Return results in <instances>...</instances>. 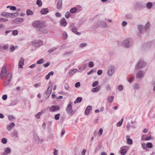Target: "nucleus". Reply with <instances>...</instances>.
Instances as JSON below:
<instances>
[{
    "label": "nucleus",
    "mask_w": 155,
    "mask_h": 155,
    "mask_svg": "<svg viewBox=\"0 0 155 155\" xmlns=\"http://www.w3.org/2000/svg\"><path fill=\"white\" fill-rule=\"evenodd\" d=\"M33 26L39 33L46 34L48 33L44 22L39 21H35L33 23Z\"/></svg>",
    "instance_id": "f257e3e1"
},
{
    "label": "nucleus",
    "mask_w": 155,
    "mask_h": 155,
    "mask_svg": "<svg viewBox=\"0 0 155 155\" xmlns=\"http://www.w3.org/2000/svg\"><path fill=\"white\" fill-rule=\"evenodd\" d=\"M72 103L70 102L66 108V110L67 113L70 116H72L75 113L76 110H73L72 107Z\"/></svg>",
    "instance_id": "f03ea898"
},
{
    "label": "nucleus",
    "mask_w": 155,
    "mask_h": 155,
    "mask_svg": "<svg viewBox=\"0 0 155 155\" xmlns=\"http://www.w3.org/2000/svg\"><path fill=\"white\" fill-rule=\"evenodd\" d=\"M147 64L144 61L141 60L139 61L136 64L135 69L136 70H139L146 66Z\"/></svg>",
    "instance_id": "7ed1b4c3"
},
{
    "label": "nucleus",
    "mask_w": 155,
    "mask_h": 155,
    "mask_svg": "<svg viewBox=\"0 0 155 155\" xmlns=\"http://www.w3.org/2000/svg\"><path fill=\"white\" fill-rule=\"evenodd\" d=\"M132 43V41L130 39L127 38L123 41L122 45L125 47L128 48L131 46Z\"/></svg>",
    "instance_id": "20e7f679"
},
{
    "label": "nucleus",
    "mask_w": 155,
    "mask_h": 155,
    "mask_svg": "<svg viewBox=\"0 0 155 155\" xmlns=\"http://www.w3.org/2000/svg\"><path fill=\"white\" fill-rule=\"evenodd\" d=\"M145 7V4L141 2L136 3L134 5V8L136 10H141Z\"/></svg>",
    "instance_id": "39448f33"
},
{
    "label": "nucleus",
    "mask_w": 155,
    "mask_h": 155,
    "mask_svg": "<svg viewBox=\"0 0 155 155\" xmlns=\"http://www.w3.org/2000/svg\"><path fill=\"white\" fill-rule=\"evenodd\" d=\"M115 71V68L113 66H110L108 70L107 74L109 76H112L114 73Z\"/></svg>",
    "instance_id": "423d86ee"
},
{
    "label": "nucleus",
    "mask_w": 155,
    "mask_h": 155,
    "mask_svg": "<svg viewBox=\"0 0 155 155\" xmlns=\"http://www.w3.org/2000/svg\"><path fill=\"white\" fill-rule=\"evenodd\" d=\"M145 72L142 70L140 71L136 75L137 78L140 79L143 78L144 76Z\"/></svg>",
    "instance_id": "0eeeda50"
},
{
    "label": "nucleus",
    "mask_w": 155,
    "mask_h": 155,
    "mask_svg": "<svg viewBox=\"0 0 155 155\" xmlns=\"http://www.w3.org/2000/svg\"><path fill=\"white\" fill-rule=\"evenodd\" d=\"M127 147L126 146H124L120 147V153L122 155H125L127 151Z\"/></svg>",
    "instance_id": "6e6552de"
},
{
    "label": "nucleus",
    "mask_w": 155,
    "mask_h": 155,
    "mask_svg": "<svg viewBox=\"0 0 155 155\" xmlns=\"http://www.w3.org/2000/svg\"><path fill=\"white\" fill-rule=\"evenodd\" d=\"M60 108L59 106L56 105L53 106L49 108L51 112H54L56 110H58Z\"/></svg>",
    "instance_id": "1a4fd4ad"
},
{
    "label": "nucleus",
    "mask_w": 155,
    "mask_h": 155,
    "mask_svg": "<svg viewBox=\"0 0 155 155\" xmlns=\"http://www.w3.org/2000/svg\"><path fill=\"white\" fill-rule=\"evenodd\" d=\"M7 74V71L6 68L5 66H4L2 68L0 75L1 77L4 76Z\"/></svg>",
    "instance_id": "9d476101"
},
{
    "label": "nucleus",
    "mask_w": 155,
    "mask_h": 155,
    "mask_svg": "<svg viewBox=\"0 0 155 155\" xmlns=\"http://www.w3.org/2000/svg\"><path fill=\"white\" fill-rule=\"evenodd\" d=\"M60 24L61 26L65 27L67 25V23L65 19L64 18H62L60 21Z\"/></svg>",
    "instance_id": "9b49d317"
},
{
    "label": "nucleus",
    "mask_w": 155,
    "mask_h": 155,
    "mask_svg": "<svg viewBox=\"0 0 155 155\" xmlns=\"http://www.w3.org/2000/svg\"><path fill=\"white\" fill-rule=\"evenodd\" d=\"M24 59L23 57H21L19 60L18 63V67L21 68H23V65L24 64Z\"/></svg>",
    "instance_id": "f8f14e48"
},
{
    "label": "nucleus",
    "mask_w": 155,
    "mask_h": 155,
    "mask_svg": "<svg viewBox=\"0 0 155 155\" xmlns=\"http://www.w3.org/2000/svg\"><path fill=\"white\" fill-rule=\"evenodd\" d=\"M127 142V144L129 145L132 144L133 143V141L132 139L130 138V136L129 135L126 136Z\"/></svg>",
    "instance_id": "ddd939ff"
},
{
    "label": "nucleus",
    "mask_w": 155,
    "mask_h": 155,
    "mask_svg": "<svg viewBox=\"0 0 155 155\" xmlns=\"http://www.w3.org/2000/svg\"><path fill=\"white\" fill-rule=\"evenodd\" d=\"M11 152V150L9 147L7 148L2 155H7L8 154L10 153Z\"/></svg>",
    "instance_id": "4468645a"
},
{
    "label": "nucleus",
    "mask_w": 155,
    "mask_h": 155,
    "mask_svg": "<svg viewBox=\"0 0 155 155\" xmlns=\"http://www.w3.org/2000/svg\"><path fill=\"white\" fill-rule=\"evenodd\" d=\"M92 107L91 106H88L86 108L85 112L84 113L85 115H88L90 111V110L92 109Z\"/></svg>",
    "instance_id": "2eb2a0df"
},
{
    "label": "nucleus",
    "mask_w": 155,
    "mask_h": 155,
    "mask_svg": "<svg viewBox=\"0 0 155 155\" xmlns=\"http://www.w3.org/2000/svg\"><path fill=\"white\" fill-rule=\"evenodd\" d=\"M138 29L140 32L143 33L145 31V29L143 28V26L142 25H139L138 26Z\"/></svg>",
    "instance_id": "dca6fc26"
},
{
    "label": "nucleus",
    "mask_w": 155,
    "mask_h": 155,
    "mask_svg": "<svg viewBox=\"0 0 155 155\" xmlns=\"http://www.w3.org/2000/svg\"><path fill=\"white\" fill-rule=\"evenodd\" d=\"M49 12L48 9L47 8H43L41 11V13L43 15H46Z\"/></svg>",
    "instance_id": "f3484780"
},
{
    "label": "nucleus",
    "mask_w": 155,
    "mask_h": 155,
    "mask_svg": "<svg viewBox=\"0 0 155 155\" xmlns=\"http://www.w3.org/2000/svg\"><path fill=\"white\" fill-rule=\"evenodd\" d=\"M62 0H58L57 3V7L58 9H61L62 7Z\"/></svg>",
    "instance_id": "a211bd4d"
},
{
    "label": "nucleus",
    "mask_w": 155,
    "mask_h": 155,
    "mask_svg": "<svg viewBox=\"0 0 155 155\" xmlns=\"http://www.w3.org/2000/svg\"><path fill=\"white\" fill-rule=\"evenodd\" d=\"M101 89V87L100 86H97L95 88H93L92 89V91L93 92H98Z\"/></svg>",
    "instance_id": "6ab92c4d"
},
{
    "label": "nucleus",
    "mask_w": 155,
    "mask_h": 155,
    "mask_svg": "<svg viewBox=\"0 0 155 155\" xmlns=\"http://www.w3.org/2000/svg\"><path fill=\"white\" fill-rule=\"evenodd\" d=\"M52 86H51L50 89V86H49L48 87L46 93L47 96H49L50 95L52 91Z\"/></svg>",
    "instance_id": "aec40b11"
},
{
    "label": "nucleus",
    "mask_w": 155,
    "mask_h": 155,
    "mask_svg": "<svg viewBox=\"0 0 155 155\" xmlns=\"http://www.w3.org/2000/svg\"><path fill=\"white\" fill-rule=\"evenodd\" d=\"M15 125V124L13 123H12L11 124L8 125L7 127V129L8 130H10Z\"/></svg>",
    "instance_id": "412c9836"
},
{
    "label": "nucleus",
    "mask_w": 155,
    "mask_h": 155,
    "mask_svg": "<svg viewBox=\"0 0 155 155\" xmlns=\"http://www.w3.org/2000/svg\"><path fill=\"white\" fill-rule=\"evenodd\" d=\"M72 31L78 35H80L81 34L80 32L77 31V28L76 27H74L72 28Z\"/></svg>",
    "instance_id": "4be33fe9"
},
{
    "label": "nucleus",
    "mask_w": 155,
    "mask_h": 155,
    "mask_svg": "<svg viewBox=\"0 0 155 155\" xmlns=\"http://www.w3.org/2000/svg\"><path fill=\"white\" fill-rule=\"evenodd\" d=\"M15 21L17 23H20L23 21V19L22 18H18L15 19Z\"/></svg>",
    "instance_id": "5701e85b"
},
{
    "label": "nucleus",
    "mask_w": 155,
    "mask_h": 155,
    "mask_svg": "<svg viewBox=\"0 0 155 155\" xmlns=\"http://www.w3.org/2000/svg\"><path fill=\"white\" fill-rule=\"evenodd\" d=\"M54 74L53 71H51L45 77V78L46 79L48 80L49 79L51 75H53Z\"/></svg>",
    "instance_id": "b1692460"
},
{
    "label": "nucleus",
    "mask_w": 155,
    "mask_h": 155,
    "mask_svg": "<svg viewBox=\"0 0 155 155\" xmlns=\"http://www.w3.org/2000/svg\"><path fill=\"white\" fill-rule=\"evenodd\" d=\"M33 13V12L30 9H28L26 11V15H32Z\"/></svg>",
    "instance_id": "393cba45"
},
{
    "label": "nucleus",
    "mask_w": 155,
    "mask_h": 155,
    "mask_svg": "<svg viewBox=\"0 0 155 155\" xmlns=\"http://www.w3.org/2000/svg\"><path fill=\"white\" fill-rule=\"evenodd\" d=\"M86 65H84L82 66H79L78 67V68L79 69L80 71L81 72L86 68Z\"/></svg>",
    "instance_id": "a878e982"
},
{
    "label": "nucleus",
    "mask_w": 155,
    "mask_h": 155,
    "mask_svg": "<svg viewBox=\"0 0 155 155\" xmlns=\"http://www.w3.org/2000/svg\"><path fill=\"white\" fill-rule=\"evenodd\" d=\"M10 15V13H8L5 12H2L1 13V15L2 16H5V17H9V15Z\"/></svg>",
    "instance_id": "bb28decb"
},
{
    "label": "nucleus",
    "mask_w": 155,
    "mask_h": 155,
    "mask_svg": "<svg viewBox=\"0 0 155 155\" xmlns=\"http://www.w3.org/2000/svg\"><path fill=\"white\" fill-rule=\"evenodd\" d=\"M18 13H10L9 15V17H11V18H13L17 16L18 15Z\"/></svg>",
    "instance_id": "cd10ccee"
},
{
    "label": "nucleus",
    "mask_w": 155,
    "mask_h": 155,
    "mask_svg": "<svg viewBox=\"0 0 155 155\" xmlns=\"http://www.w3.org/2000/svg\"><path fill=\"white\" fill-rule=\"evenodd\" d=\"M77 10V8L75 7L71 8L70 11V12L71 13H74L76 12Z\"/></svg>",
    "instance_id": "c85d7f7f"
},
{
    "label": "nucleus",
    "mask_w": 155,
    "mask_h": 155,
    "mask_svg": "<svg viewBox=\"0 0 155 155\" xmlns=\"http://www.w3.org/2000/svg\"><path fill=\"white\" fill-rule=\"evenodd\" d=\"M101 26L104 28H107V25L106 23L104 21H102L101 23Z\"/></svg>",
    "instance_id": "c756f323"
},
{
    "label": "nucleus",
    "mask_w": 155,
    "mask_h": 155,
    "mask_svg": "<svg viewBox=\"0 0 155 155\" xmlns=\"http://www.w3.org/2000/svg\"><path fill=\"white\" fill-rule=\"evenodd\" d=\"M8 118L9 120L11 121H13L15 119V117L13 115L9 116L8 117Z\"/></svg>",
    "instance_id": "7c9ffc66"
},
{
    "label": "nucleus",
    "mask_w": 155,
    "mask_h": 155,
    "mask_svg": "<svg viewBox=\"0 0 155 155\" xmlns=\"http://www.w3.org/2000/svg\"><path fill=\"white\" fill-rule=\"evenodd\" d=\"M58 48V46H55L54 47H53L51 48V49H50L48 50V52H49V53H51L53 51H55V50H56V49H57Z\"/></svg>",
    "instance_id": "2f4dec72"
},
{
    "label": "nucleus",
    "mask_w": 155,
    "mask_h": 155,
    "mask_svg": "<svg viewBox=\"0 0 155 155\" xmlns=\"http://www.w3.org/2000/svg\"><path fill=\"white\" fill-rule=\"evenodd\" d=\"M152 6V4L151 2H148L146 4V7L148 9H150Z\"/></svg>",
    "instance_id": "473e14b6"
},
{
    "label": "nucleus",
    "mask_w": 155,
    "mask_h": 155,
    "mask_svg": "<svg viewBox=\"0 0 155 155\" xmlns=\"http://www.w3.org/2000/svg\"><path fill=\"white\" fill-rule=\"evenodd\" d=\"M82 100V98L80 97H78L77 98L76 100L74 101V104L80 102Z\"/></svg>",
    "instance_id": "72a5a7b5"
},
{
    "label": "nucleus",
    "mask_w": 155,
    "mask_h": 155,
    "mask_svg": "<svg viewBox=\"0 0 155 155\" xmlns=\"http://www.w3.org/2000/svg\"><path fill=\"white\" fill-rule=\"evenodd\" d=\"M36 4L38 5L39 7H41L42 4L41 1V0H37L36 1Z\"/></svg>",
    "instance_id": "f704fd0d"
},
{
    "label": "nucleus",
    "mask_w": 155,
    "mask_h": 155,
    "mask_svg": "<svg viewBox=\"0 0 155 155\" xmlns=\"http://www.w3.org/2000/svg\"><path fill=\"white\" fill-rule=\"evenodd\" d=\"M123 121V119L122 118L120 121H119L117 122V127L120 126L122 124Z\"/></svg>",
    "instance_id": "c9c22d12"
},
{
    "label": "nucleus",
    "mask_w": 155,
    "mask_h": 155,
    "mask_svg": "<svg viewBox=\"0 0 155 155\" xmlns=\"http://www.w3.org/2000/svg\"><path fill=\"white\" fill-rule=\"evenodd\" d=\"M114 97L112 96H109L107 98L108 101L110 103H112L113 101Z\"/></svg>",
    "instance_id": "e433bc0d"
},
{
    "label": "nucleus",
    "mask_w": 155,
    "mask_h": 155,
    "mask_svg": "<svg viewBox=\"0 0 155 155\" xmlns=\"http://www.w3.org/2000/svg\"><path fill=\"white\" fill-rule=\"evenodd\" d=\"M68 36L67 33L65 32H64L62 34V37L64 39H66L67 38Z\"/></svg>",
    "instance_id": "4c0bfd02"
},
{
    "label": "nucleus",
    "mask_w": 155,
    "mask_h": 155,
    "mask_svg": "<svg viewBox=\"0 0 155 155\" xmlns=\"http://www.w3.org/2000/svg\"><path fill=\"white\" fill-rule=\"evenodd\" d=\"M77 71V70L76 69H73L70 71L69 72V74H73L75 73Z\"/></svg>",
    "instance_id": "58836bf2"
},
{
    "label": "nucleus",
    "mask_w": 155,
    "mask_h": 155,
    "mask_svg": "<svg viewBox=\"0 0 155 155\" xmlns=\"http://www.w3.org/2000/svg\"><path fill=\"white\" fill-rule=\"evenodd\" d=\"M150 23L149 22H147L146 24L144 26V29H145V30L148 28L150 26Z\"/></svg>",
    "instance_id": "ea45409f"
},
{
    "label": "nucleus",
    "mask_w": 155,
    "mask_h": 155,
    "mask_svg": "<svg viewBox=\"0 0 155 155\" xmlns=\"http://www.w3.org/2000/svg\"><path fill=\"white\" fill-rule=\"evenodd\" d=\"M12 77V74L11 73H8L7 76L6 78L8 79H11Z\"/></svg>",
    "instance_id": "a19ab883"
},
{
    "label": "nucleus",
    "mask_w": 155,
    "mask_h": 155,
    "mask_svg": "<svg viewBox=\"0 0 155 155\" xmlns=\"http://www.w3.org/2000/svg\"><path fill=\"white\" fill-rule=\"evenodd\" d=\"M44 62V59L42 58L41 59L37 62V64H41Z\"/></svg>",
    "instance_id": "79ce46f5"
},
{
    "label": "nucleus",
    "mask_w": 155,
    "mask_h": 155,
    "mask_svg": "<svg viewBox=\"0 0 155 155\" xmlns=\"http://www.w3.org/2000/svg\"><path fill=\"white\" fill-rule=\"evenodd\" d=\"M10 81V79H8L7 81H5L4 82V86H5L8 85Z\"/></svg>",
    "instance_id": "37998d69"
},
{
    "label": "nucleus",
    "mask_w": 155,
    "mask_h": 155,
    "mask_svg": "<svg viewBox=\"0 0 155 155\" xmlns=\"http://www.w3.org/2000/svg\"><path fill=\"white\" fill-rule=\"evenodd\" d=\"M124 87L123 85H120L118 87V90L120 91H122Z\"/></svg>",
    "instance_id": "c03bdc74"
},
{
    "label": "nucleus",
    "mask_w": 155,
    "mask_h": 155,
    "mask_svg": "<svg viewBox=\"0 0 155 155\" xmlns=\"http://www.w3.org/2000/svg\"><path fill=\"white\" fill-rule=\"evenodd\" d=\"M7 140L6 138H3L2 139V142L3 144H6L7 143Z\"/></svg>",
    "instance_id": "a18cd8bd"
},
{
    "label": "nucleus",
    "mask_w": 155,
    "mask_h": 155,
    "mask_svg": "<svg viewBox=\"0 0 155 155\" xmlns=\"http://www.w3.org/2000/svg\"><path fill=\"white\" fill-rule=\"evenodd\" d=\"M105 88L107 91H110L111 89V87L110 85L108 84L105 87Z\"/></svg>",
    "instance_id": "49530a36"
},
{
    "label": "nucleus",
    "mask_w": 155,
    "mask_h": 155,
    "mask_svg": "<svg viewBox=\"0 0 155 155\" xmlns=\"http://www.w3.org/2000/svg\"><path fill=\"white\" fill-rule=\"evenodd\" d=\"M146 147L149 148H151L152 147V144L150 143H148L146 144Z\"/></svg>",
    "instance_id": "de8ad7c7"
},
{
    "label": "nucleus",
    "mask_w": 155,
    "mask_h": 155,
    "mask_svg": "<svg viewBox=\"0 0 155 155\" xmlns=\"http://www.w3.org/2000/svg\"><path fill=\"white\" fill-rule=\"evenodd\" d=\"M17 102L16 101H12L11 103L10 104L12 106H14L17 104Z\"/></svg>",
    "instance_id": "09e8293b"
},
{
    "label": "nucleus",
    "mask_w": 155,
    "mask_h": 155,
    "mask_svg": "<svg viewBox=\"0 0 155 155\" xmlns=\"http://www.w3.org/2000/svg\"><path fill=\"white\" fill-rule=\"evenodd\" d=\"M18 33V31L16 30H14L12 31V34L14 36L17 35Z\"/></svg>",
    "instance_id": "8fccbe9b"
},
{
    "label": "nucleus",
    "mask_w": 155,
    "mask_h": 155,
    "mask_svg": "<svg viewBox=\"0 0 155 155\" xmlns=\"http://www.w3.org/2000/svg\"><path fill=\"white\" fill-rule=\"evenodd\" d=\"M60 116V114H56L54 116V119L56 120H58L59 118V117Z\"/></svg>",
    "instance_id": "3c124183"
},
{
    "label": "nucleus",
    "mask_w": 155,
    "mask_h": 155,
    "mask_svg": "<svg viewBox=\"0 0 155 155\" xmlns=\"http://www.w3.org/2000/svg\"><path fill=\"white\" fill-rule=\"evenodd\" d=\"M87 46V44L86 43H81L79 45V47L81 48H82L86 47Z\"/></svg>",
    "instance_id": "603ef678"
},
{
    "label": "nucleus",
    "mask_w": 155,
    "mask_h": 155,
    "mask_svg": "<svg viewBox=\"0 0 155 155\" xmlns=\"http://www.w3.org/2000/svg\"><path fill=\"white\" fill-rule=\"evenodd\" d=\"M8 21V19L6 18H0V22H5Z\"/></svg>",
    "instance_id": "864d4df0"
},
{
    "label": "nucleus",
    "mask_w": 155,
    "mask_h": 155,
    "mask_svg": "<svg viewBox=\"0 0 155 155\" xmlns=\"http://www.w3.org/2000/svg\"><path fill=\"white\" fill-rule=\"evenodd\" d=\"M99 83V82L98 81H95L92 84V86L93 87H95L97 86Z\"/></svg>",
    "instance_id": "5fc2aeb1"
},
{
    "label": "nucleus",
    "mask_w": 155,
    "mask_h": 155,
    "mask_svg": "<svg viewBox=\"0 0 155 155\" xmlns=\"http://www.w3.org/2000/svg\"><path fill=\"white\" fill-rule=\"evenodd\" d=\"M70 15V12H67L65 14V17L67 18H69Z\"/></svg>",
    "instance_id": "6e6d98bb"
},
{
    "label": "nucleus",
    "mask_w": 155,
    "mask_h": 155,
    "mask_svg": "<svg viewBox=\"0 0 155 155\" xmlns=\"http://www.w3.org/2000/svg\"><path fill=\"white\" fill-rule=\"evenodd\" d=\"M64 88L66 90H68L69 88V86L68 84H65L64 85Z\"/></svg>",
    "instance_id": "4d7b16f0"
},
{
    "label": "nucleus",
    "mask_w": 155,
    "mask_h": 155,
    "mask_svg": "<svg viewBox=\"0 0 155 155\" xmlns=\"http://www.w3.org/2000/svg\"><path fill=\"white\" fill-rule=\"evenodd\" d=\"M89 66L90 67H92L94 66L93 63L92 61H90L88 64Z\"/></svg>",
    "instance_id": "13d9d810"
},
{
    "label": "nucleus",
    "mask_w": 155,
    "mask_h": 155,
    "mask_svg": "<svg viewBox=\"0 0 155 155\" xmlns=\"http://www.w3.org/2000/svg\"><path fill=\"white\" fill-rule=\"evenodd\" d=\"M134 87L135 89H138L140 88V85L138 84H135L134 85Z\"/></svg>",
    "instance_id": "bf43d9fd"
},
{
    "label": "nucleus",
    "mask_w": 155,
    "mask_h": 155,
    "mask_svg": "<svg viewBox=\"0 0 155 155\" xmlns=\"http://www.w3.org/2000/svg\"><path fill=\"white\" fill-rule=\"evenodd\" d=\"M13 134L14 136L15 137H18V133L17 132V131L14 132V133H13Z\"/></svg>",
    "instance_id": "052dcab7"
},
{
    "label": "nucleus",
    "mask_w": 155,
    "mask_h": 155,
    "mask_svg": "<svg viewBox=\"0 0 155 155\" xmlns=\"http://www.w3.org/2000/svg\"><path fill=\"white\" fill-rule=\"evenodd\" d=\"M102 71L101 70H99L97 71V74L98 75H100L102 73Z\"/></svg>",
    "instance_id": "680f3d73"
},
{
    "label": "nucleus",
    "mask_w": 155,
    "mask_h": 155,
    "mask_svg": "<svg viewBox=\"0 0 155 155\" xmlns=\"http://www.w3.org/2000/svg\"><path fill=\"white\" fill-rule=\"evenodd\" d=\"M80 86V83L79 82H78L75 84V87H78Z\"/></svg>",
    "instance_id": "e2e57ef3"
},
{
    "label": "nucleus",
    "mask_w": 155,
    "mask_h": 155,
    "mask_svg": "<svg viewBox=\"0 0 155 155\" xmlns=\"http://www.w3.org/2000/svg\"><path fill=\"white\" fill-rule=\"evenodd\" d=\"M103 132V129L102 128H100L99 130V132H98L100 136H101L102 135Z\"/></svg>",
    "instance_id": "0e129e2a"
},
{
    "label": "nucleus",
    "mask_w": 155,
    "mask_h": 155,
    "mask_svg": "<svg viewBox=\"0 0 155 155\" xmlns=\"http://www.w3.org/2000/svg\"><path fill=\"white\" fill-rule=\"evenodd\" d=\"M127 22L125 21H123L122 23V25L124 27L127 25Z\"/></svg>",
    "instance_id": "69168bd1"
},
{
    "label": "nucleus",
    "mask_w": 155,
    "mask_h": 155,
    "mask_svg": "<svg viewBox=\"0 0 155 155\" xmlns=\"http://www.w3.org/2000/svg\"><path fill=\"white\" fill-rule=\"evenodd\" d=\"M50 64V62H48L44 64H43V66L45 67L46 68L48 67Z\"/></svg>",
    "instance_id": "338daca9"
},
{
    "label": "nucleus",
    "mask_w": 155,
    "mask_h": 155,
    "mask_svg": "<svg viewBox=\"0 0 155 155\" xmlns=\"http://www.w3.org/2000/svg\"><path fill=\"white\" fill-rule=\"evenodd\" d=\"M58 151L55 149H54V151L53 154L54 155H58Z\"/></svg>",
    "instance_id": "774afa93"
}]
</instances>
